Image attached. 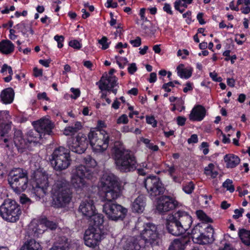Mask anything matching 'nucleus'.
Returning a JSON list of instances; mask_svg holds the SVG:
<instances>
[{
  "label": "nucleus",
  "instance_id": "1",
  "mask_svg": "<svg viewBox=\"0 0 250 250\" xmlns=\"http://www.w3.org/2000/svg\"><path fill=\"white\" fill-rule=\"evenodd\" d=\"M54 126L53 123L50 120H40L36 126V129L28 132L26 141L22 137L21 131L18 130L15 132L13 139L4 138L3 141L9 149L14 151L15 148L19 152L22 153L29 149L31 143H37L46 135H51Z\"/></svg>",
  "mask_w": 250,
  "mask_h": 250
},
{
  "label": "nucleus",
  "instance_id": "2",
  "mask_svg": "<svg viewBox=\"0 0 250 250\" xmlns=\"http://www.w3.org/2000/svg\"><path fill=\"white\" fill-rule=\"evenodd\" d=\"M107 135L108 137L107 146L110 142L114 143L112 157L116 169L124 173L136 170L138 166L136 157L132 151L126 149L123 143L119 141L121 136V133L116 129H112L109 133H107Z\"/></svg>",
  "mask_w": 250,
  "mask_h": 250
},
{
  "label": "nucleus",
  "instance_id": "3",
  "mask_svg": "<svg viewBox=\"0 0 250 250\" xmlns=\"http://www.w3.org/2000/svg\"><path fill=\"white\" fill-rule=\"evenodd\" d=\"M161 242V235L157 226L151 223L145 224L144 229L137 237H129L123 245V250H140L158 246Z\"/></svg>",
  "mask_w": 250,
  "mask_h": 250
},
{
  "label": "nucleus",
  "instance_id": "4",
  "mask_svg": "<svg viewBox=\"0 0 250 250\" xmlns=\"http://www.w3.org/2000/svg\"><path fill=\"white\" fill-rule=\"evenodd\" d=\"M51 192L53 204L58 208L64 207L69 204L72 198V192L69 184L63 178H59L55 182Z\"/></svg>",
  "mask_w": 250,
  "mask_h": 250
},
{
  "label": "nucleus",
  "instance_id": "5",
  "mask_svg": "<svg viewBox=\"0 0 250 250\" xmlns=\"http://www.w3.org/2000/svg\"><path fill=\"white\" fill-rule=\"evenodd\" d=\"M8 181L13 190L16 193L20 194L27 188L28 178L27 171L21 168L13 169L9 173Z\"/></svg>",
  "mask_w": 250,
  "mask_h": 250
},
{
  "label": "nucleus",
  "instance_id": "6",
  "mask_svg": "<svg viewBox=\"0 0 250 250\" xmlns=\"http://www.w3.org/2000/svg\"><path fill=\"white\" fill-rule=\"evenodd\" d=\"M21 213L20 205L16 201L10 199L4 200L0 206V216L7 222H16L19 220Z\"/></svg>",
  "mask_w": 250,
  "mask_h": 250
},
{
  "label": "nucleus",
  "instance_id": "7",
  "mask_svg": "<svg viewBox=\"0 0 250 250\" xmlns=\"http://www.w3.org/2000/svg\"><path fill=\"white\" fill-rule=\"evenodd\" d=\"M50 161L54 169L62 171L66 169L70 165L69 151L62 146L56 148L53 151Z\"/></svg>",
  "mask_w": 250,
  "mask_h": 250
},
{
  "label": "nucleus",
  "instance_id": "8",
  "mask_svg": "<svg viewBox=\"0 0 250 250\" xmlns=\"http://www.w3.org/2000/svg\"><path fill=\"white\" fill-rule=\"evenodd\" d=\"M88 143L96 151H103L107 148L108 136L104 130H91L88 135Z\"/></svg>",
  "mask_w": 250,
  "mask_h": 250
},
{
  "label": "nucleus",
  "instance_id": "9",
  "mask_svg": "<svg viewBox=\"0 0 250 250\" xmlns=\"http://www.w3.org/2000/svg\"><path fill=\"white\" fill-rule=\"evenodd\" d=\"M103 212L105 213L108 219L117 221L123 220L126 215L127 208L114 202H105L103 205Z\"/></svg>",
  "mask_w": 250,
  "mask_h": 250
},
{
  "label": "nucleus",
  "instance_id": "10",
  "mask_svg": "<svg viewBox=\"0 0 250 250\" xmlns=\"http://www.w3.org/2000/svg\"><path fill=\"white\" fill-rule=\"evenodd\" d=\"M144 185L150 198L154 199L164 194L165 188L160 178L156 176H149L144 180Z\"/></svg>",
  "mask_w": 250,
  "mask_h": 250
},
{
  "label": "nucleus",
  "instance_id": "11",
  "mask_svg": "<svg viewBox=\"0 0 250 250\" xmlns=\"http://www.w3.org/2000/svg\"><path fill=\"white\" fill-rule=\"evenodd\" d=\"M34 191L37 196L43 197L48 192L49 184L47 175L40 171L35 173Z\"/></svg>",
  "mask_w": 250,
  "mask_h": 250
},
{
  "label": "nucleus",
  "instance_id": "12",
  "mask_svg": "<svg viewBox=\"0 0 250 250\" xmlns=\"http://www.w3.org/2000/svg\"><path fill=\"white\" fill-rule=\"evenodd\" d=\"M105 184L107 186L108 189L105 193L106 202H113L121 195V187L118 185L117 180L114 177L108 176L106 179Z\"/></svg>",
  "mask_w": 250,
  "mask_h": 250
},
{
  "label": "nucleus",
  "instance_id": "13",
  "mask_svg": "<svg viewBox=\"0 0 250 250\" xmlns=\"http://www.w3.org/2000/svg\"><path fill=\"white\" fill-rule=\"evenodd\" d=\"M88 145V140L85 135L79 133L75 138H72L68 142L70 150L78 154L83 153Z\"/></svg>",
  "mask_w": 250,
  "mask_h": 250
},
{
  "label": "nucleus",
  "instance_id": "14",
  "mask_svg": "<svg viewBox=\"0 0 250 250\" xmlns=\"http://www.w3.org/2000/svg\"><path fill=\"white\" fill-rule=\"evenodd\" d=\"M102 237V235L99 228L89 227L84 233L83 238L84 244L89 247H94L99 245Z\"/></svg>",
  "mask_w": 250,
  "mask_h": 250
},
{
  "label": "nucleus",
  "instance_id": "15",
  "mask_svg": "<svg viewBox=\"0 0 250 250\" xmlns=\"http://www.w3.org/2000/svg\"><path fill=\"white\" fill-rule=\"evenodd\" d=\"M202 227L198 225L195 226L191 230V232H188V241L191 238L194 243L200 245H206L212 243V239L209 235L204 234L201 230Z\"/></svg>",
  "mask_w": 250,
  "mask_h": 250
},
{
  "label": "nucleus",
  "instance_id": "16",
  "mask_svg": "<svg viewBox=\"0 0 250 250\" xmlns=\"http://www.w3.org/2000/svg\"><path fill=\"white\" fill-rule=\"evenodd\" d=\"M166 221L167 228L169 233L175 236H178L185 232V229L181 223L176 219L175 216L168 215Z\"/></svg>",
  "mask_w": 250,
  "mask_h": 250
},
{
  "label": "nucleus",
  "instance_id": "17",
  "mask_svg": "<svg viewBox=\"0 0 250 250\" xmlns=\"http://www.w3.org/2000/svg\"><path fill=\"white\" fill-rule=\"evenodd\" d=\"M178 206V202L169 196H163L158 202L156 206L160 213H165L174 209Z\"/></svg>",
  "mask_w": 250,
  "mask_h": 250
},
{
  "label": "nucleus",
  "instance_id": "18",
  "mask_svg": "<svg viewBox=\"0 0 250 250\" xmlns=\"http://www.w3.org/2000/svg\"><path fill=\"white\" fill-rule=\"evenodd\" d=\"M79 211L87 219L91 217L96 211L93 201L90 199L83 201L79 206Z\"/></svg>",
  "mask_w": 250,
  "mask_h": 250
},
{
  "label": "nucleus",
  "instance_id": "19",
  "mask_svg": "<svg viewBox=\"0 0 250 250\" xmlns=\"http://www.w3.org/2000/svg\"><path fill=\"white\" fill-rule=\"evenodd\" d=\"M105 78L104 75L101 78L99 87L101 90H107L109 92L110 89L117 85V79L115 76H107V74Z\"/></svg>",
  "mask_w": 250,
  "mask_h": 250
},
{
  "label": "nucleus",
  "instance_id": "20",
  "mask_svg": "<svg viewBox=\"0 0 250 250\" xmlns=\"http://www.w3.org/2000/svg\"><path fill=\"white\" fill-rule=\"evenodd\" d=\"M206 109L203 106L196 105L191 110L189 117L191 121L200 122L206 116Z\"/></svg>",
  "mask_w": 250,
  "mask_h": 250
},
{
  "label": "nucleus",
  "instance_id": "21",
  "mask_svg": "<svg viewBox=\"0 0 250 250\" xmlns=\"http://www.w3.org/2000/svg\"><path fill=\"white\" fill-rule=\"evenodd\" d=\"M72 174L75 176L90 179L92 178L93 173L90 168L81 165L76 167L75 168L73 169Z\"/></svg>",
  "mask_w": 250,
  "mask_h": 250
},
{
  "label": "nucleus",
  "instance_id": "22",
  "mask_svg": "<svg viewBox=\"0 0 250 250\" xmlns=\"http://www.w3.org/2000/svg\"><path fill=\"white\" fill-rule=\"evenodd\" d=\"M146 206V197L144 195H140L132 203L131 208L134 212L142 213Z\"/></svg>",
  "mask_w": 250,
  "mask_h": 250
},
{
  "label": "nucleus",
  "instance_id": "23",
  "mask_svg": "<svg viewBox=\"0 0 250 250\" xmlns=\"http://www.w3.org/2000/svg\"><path fill=\"white\" fill-rule=\"evenodd\" d=\"M187 244V235L185 234L180 238L175 239L169 246L168 250H185Z\"/></svg>",
  "mask_w": 250,
  "mask_h": 250
},
{
  "label": "nucleus",
  "instance_id": "24",
  "mask_svg": "<svg viewBox=\"0 0 250 250\" xmlns=\"http://www.w3.org/2000/svg\"><path fill=\"white\" fill-rule=\"evenodd\" d=\"M85 178L75 176L71 174V184L77 191H82L86 186V182Z\"/></svg>",
  "mask_w": 250,
  "mask_h": 250
},
{
  "label": "nucleus",
  "instance_id": "25",
  "mask_svg": "<svg viewBox=\"0 0 250 250\" xmlns=\"http://www.w3.org/2000/svg\"><path fill=\"white\" fill-rule=\"evenodd\" d=\"M224 161L226 163L227 168H234L236 167L240 162L239 157L233 154H226L224 157Z\"/></svg>",
  "mask_w": 250,
  "mask_h": 250
},
{
  "label": "nucleus",
  "instance_id": "26",
  "mask_svg": "<svg viewBox=\"0 0 250 250\" xmlns=\"http://www.w3.org/2000/svg\"><path fill=\"white\" fill-rule=\"evenodd\" d=\"M15 46L9 40H2L0 42V52L4 54H10L14 50Z\"/></svg>",
  "mask_w": 250,
  "mask_h": 250
},
{
  "label": "nucleus",
  "instance_id": "27",
  "mask_svg": "<svg viewBox=\"0 0 250 250\" xmlns=\"http://www.w3.org/2000/svg\"><path fill=\"white\" fill-rule=\"evenodd\" d=\"M14 96V90L11 88H7L1 93L0 98L5 104H10L12 102Z\"/></svg>",
  "mask_w": 250,
  "mask_h": 250
},
{
  "label": "nucleus",
  "instance_id": "28",
  "mask_svg": "<svg viewBox=\"0 0 250 250\" xmlns=\"http://www.w3.org/2000/svg\"><path fill=\"white\" fill-rule=\"evenodd\" d=\"M20 250H42L41 245L34 239L25 242Z\"/></svg>",
  "mask_w": 250,
  "mask_h": 250
},
{
  "label": "nucleus",
  "instance_id": "29",
  "mask_svg": "<svg viewBox=\"0 0 250 250\" xmlns=\"http://www.w3.org/2000/svg\"><path fill=\"white\" fill-rule=\"evenodd\" d=\"M14 27L21 32L23 35H25L28 32H29L32 35L34 34V31L31 25H29L24 21H22L17 24Z\"/></svg>",
  "mask_w": 250,
  "mask_h": 250
},
{
  "label": "nucleus",
  "instance_id": "30",
  "mask_svg": "<svg viewBox=\"0 0 250 250\" xmlns=\"http://www.w3.org/2000/svg\"><path fill=\"white\" fill-rule=\"evenodd\" d=\"M90 219V225L99 227L104 223V216L101 214L94 213V214L88 218Z\"/></svg>",
  "mask_w": 250,
  "mask_h": 250
},
{
  "label": "nucleus",
  "instance_id": "31",
  "mask_svg": "<svg viewBox=\"0 0 250 250\" xmlns=\"http://www.w3.org/2000/svg\"><path fill=\"white\" fill-rule=\"evenodd\" d=\"M238 235L243 243L247 246H250V230L244 229L239 230Z\"/></svg>",
  "mask_w": 250,
  "mask_h": 250
},
{
  "label": "nucleus",
  "instance_id": "32",
  "mask_svg": "<svg viewBox=\"0 0 250 250\" xmlns=\"http://www.w3.org/2000/svg\"><path fill=\"white\" fill-rule=\"evenodd\" d=\"M0 72L3 75H7V73L9 74V75L5 78H4V80L5 82H9L12 79V76L13 75V71L12 69V67L7 64H4L1 68L0 70Z\"/></svg>",
  "mask_w": 250,
  "mask_h": 250
},
{
  "label": "nucleus",
  "instance_id": "33",
  "mask_svg": "<svg viewBox=\"0 0 250 250\" xmlns=\"http://www.w3.org/2000/svg\"><path fill=\"white\" fill-rule=\"evenodd\" d=\"M187 0H176L174 2L175 9L181 13L184 12L188 5Z\"/></svg>",
  "mask_w": 250,
  "mask_h": 250
},
{
  "label": "nucleus",
  "instance_id": "34",
  "mask_svg": "<svg viewBox=\"0 0 250 250\" xmlns=\"http://www.w3.org/2000/svg\"><path fill=\"white\" fill-rule=\"evenodd\" d=\"M11 126L9 123H4L2 119V114L0 112V135L4 136V134L8 132L10 129Z\"/></svg>",
  "mask_w": 250,
  "mask_h": 250
},
{
  "label": "nucleus",
  "instance_id": "35",
  "mask_svg": "<svg viewBox=\"0 0 250 250\" xmlns=\"http://www.w3.org/2000/svg\"><path fill=\"white\" fill-rule=\"evenodd\" d=\"M196 214L198 218L205 223H212V220L208 217L203 210H199L196 211Z\"/></svg>",
  "mask_w": 250,
  "mask_h": 250
},
{
  "label": "nucleus",
  "instance_id": "36",
  "mask_svg": "<svg viewBox=\"0 0 250 250\" xmlns=\"http://www.w3.org/2000/svg\"><path fill=\"white\" fill-rule=\"evenodd\" d=\"M177 73L182 78H188V69L183 64H179L177 67Z\"/></svg>",
  "mask_w": 250,
  "mask_h": 250
},
{
  "label": "nucleus",
  "instance_id": "37",
  "mask_svg": "<svg viewBox=\"0 0 250 250\" xmlns=\"http://www.w3.org/2000/svg\"><path fill=\"white\" fill-rule=\"evenodd\" d=\"M232 183L231 180L228 179L223 183V187L230 192H233L234 191V187Z\"/></svg>",
  "mask_w": 250,
  "mask_h": 250
},
{
  "label": "nucleus",
  "instance_id": "38",
  "mask_svg": "<svg viewBox=\"0 0 250 250\" xmlns=\"http://www.w3.org/2000/svg\"><path fill=\"white\" fill-rule=\"evenodd\" d=\"M116 62L118 64L120 68H123L128 62L126 58L121 57L119 56H116Z\"/></svg>",
  "mask_w": 250,
  "mask_h": 250
},
{
  "label": "nucleus",
  "instance_id": "39",
  "mask_svg": "<svg viewBox=\"0 0 250 250\" xmlns=\"http://www.w3.org/2000/svg\"><path fill=\"white\" fill-rule=\"evenodd\" d=\"M41 227H43L42 224L37 225V227H34L32 228V231L34 232L33 234L34 237H38L39 234H42L44 232V229H42Z\"/></svg>",
  "mask_w": 250,
  "mask_h": 250
},
{
  "label": "nucleus",
  "instance_id": "40",
  "mask_svg": "<svg viewBox=\"0 0 250 250\" xmlns=\"http://www.w3.org/2000/svg\"><path fill=\"white\" fill-rule=\"evenodd\" d=\"M84 161L87 167H94L97 165L96 161L90 156H87L85 157Z\"/></svg>",
  "mask_w": 250,
  "mask_h": 250
},
{
  "label": "nucleus",
  "instance_id": "41",
  "mask_svg": "<svg viewBox=\"0 0 250 250\" xmlns=\"http://www.w3.org/2000/svg\"><path fill=\"white\" fill-rule=\"evenodd\" d=\"M107 38L104 36L101 39L98 41V42L102 45V49L105 50L109 47V43L107 42Z\"/></svg>",
  "mask_w": 250,
  "mask_h": 250
},
{
  "label": "nucleus",
  "instance_id": "42",
  "mask_svg": "<svg viewBox=\"0 0 250 250\" xmlns=\"http://www.w3.org/2000/svg\"><path fill=\"white\" fill-rule=\"evenodd\" d=\"M77 132V130L73 127V126H68L66 127L64 130L63 133L66 136L72 135Z\"/></svg>",
  "mask_w": 250,
  "mask_h": 250
},
{
  "label": "nucleus",
  "instance_id": "43",
  "mask_svg": "<svg viewBox=\"0 0 250 250\" xmlns=\"http://www.w3.org/2000/svg\"><path fill=\"white\" fill-rule=\"evenodd\" d=\"M54 40L58 43V47L61 48L63 47V42L64 40V37L62 35H56L54 38Z\"/></svg>",
  "mask_w": 250,
  "mask_h": 250
},
{
  "label": "nucleus",
  "instance_id": "44",
  "mask_svg": "<svg viewBox=\"0 0 250 250\" xmlns=\"http://www.w3.org/2000/svg\"><path fill=\"white\" fill-rule=\"evenodd\" d=\"M42 223L45 224L46 227L49 228L51 229H54L57 227V225L53 221L44 220H42Z\"/></svg>",
  "mask_w": 250,
  "mask_h": 250
},
{
  "label": "nucleus",
  "instance_id": "45",
  "mask_svg": "<svg viewBox=\"0 0 250 250\" xmlns=\"http://www.w3.org/2000/svg\"><path fill=\"white\" fill-rule=\"evenodd\" d=\"M69 45L76 49H80L82 47V44L76 40L70 41Z\"/></svg>",
  "mask_w": 250,
  "mask_h": 250
},
{
  "label": "nucleus",
  "instance_id": "46",
  "mask_svg": "<svg viewBox=\"0 0 250 250\" xmlns=\"http://www.w3.org/2000/svg\"><path fill=\"white\" fill-rule=\"evenodd\" d=\"M68 248V245L67 243L64 244H59L58 245L55 246L53 249L50 250H66Z\"/></svg>",
  "mask_w": 250,
  "mask_h": 250
},
{
  "label": "nucleus",
  "instance_id": "47",
  "mask_svg": "<svg viewBox=\"0 0 250 250\" xmlns=\"http://www.w3.org/2000/svg\"><path fill=\"white\" fill-rule=\"evenodd\" d=\"M214 166L213 164L210 163L204 169V172L207 175H210L212 173V170L214 168Z\"/></svg>",
  "mask_w": 250,
  "mask_h": 250
},
{
  "label": "nucleus",
  "instance_id": "48",
  "mask_svg": "<svg viewBox=\"0 0 250 250\" xmlns=\"http://www.w3.org/2000/svg\"><path fill=\"white\" fill-rule=\"evenodd\" d=\"M244 211V209L243 208H240V209H236L234 210V213L232 216L233 218L234 219H238L239 217L242 216V214Z\"/></svg>",
  "mask_w": 250,
  "mask_h": 250
},
{
  "label": "nucleus",
  "instance_id": "49",
  "mask_svg": "<svg viewBox=\"0 0 250 250\" xmlns=\"http://www.w3.org/2000/svg\"><path fill=\"white\" fill-rule=\"evenodd\" d=\"M129 42L133 45V46L137 47L141 45V39L140 37H137L135 40H130Z\"/></svg>",
  "mask_w": 250,
  "mask_h": 250
},
{
  "label": "nucleus",
  "instance_id": "50",
  "mask_svg": "<svg viewBox=\"0 0 250 250\" xmlns=\"http://www.w3.org/2000/svg\"><path fill=\"white\" fill-rule=\"evenodd\" d=\"M146 123L148 124L151 125L153 127L157 126V122L153 117H146Z\"/></svg>",
  "mask_w": 250,
  "mask_h": 250
},
{
  "label": "nucleus",
  "instance_id": "51",
  "mask_svg": "<svg viewBox=\"0 0 250 250\" xmlns=\"http://www.w3.org/2000/svg\"><path fill=\"white\" fill-rule=\"evenodd\" d=\"M137 70V68L135 63L130 64L128 67V71L130 74H133Z\"/></svg>",
  "mask_w": 250,
  "mask_h": 250
},
{
  "label": "nucleus",
  "instance_id": "52",
  "mask_svg": "<svg viewBox=\"0 0 250 250\" xmlns=\"http://www.w3.org/2000/svg\"><path fill=\"white\" fill-rule=\"evenodd\" d=\"M71 91L73 94V95L71 96L72 98L76 99L80 96V90L79 89H75L74 88H71L70 89Z\"/></svg>",
  "mask_w": 250,
  "mask_h": 250
},
{
  "label": "nucleus",
  "instance_id": "53",
  "mask_svg": "<svg viewBox=\"0 0 250 250\" xmlns=\"http://www.w3.org/2000/svg\"><path fill=\"white\" fill-rule=\"evenodd\" d=\"M128 118L126 115L123 114L121 117L119 118V119L117 120V123L118 124L120 123H123V124H126L128 122Z\"/></svg>",
  "mask_w": 250,
  "mask_h": 250
},
{
  "label": "nucleus",
  "instance_id": "54",
  "mask_svg": "<svg viewBox=\"0 0 250 250\" xmlns=\"http://www.w3.org/2000/svg\"><path fill=\"white\" fill-rule=\"evenodd\" d=\"M20 202L22 204H30L31 203V200L24 194H22L20 197Z\"/></svg>",
  "mask_w": 250,
  "mask_h": 250
},
{
  "label": "nucleus",
  "instance_id": "55",
  "mask_svg": "<svg viewBox=\"0 0 250 250\" xmlns=\"http://www.w3.org/2000/svg\"><path fill=\"white\" fill-rule=\"evenodd\" d=\"M206 229L207 232L209 233L208 235L210 236V237L212 238L213 242L214 241V238H213L214 229L210 225H209L206 228Z\"/></svg>",
  "mask_w": 250,
  "mask_h": 250
},
{
  "label": "nucleus",
  "instance_id": "56",
  "mask_svg": "<svg viewBox=\"0 0 250 250\" xmlns=\"http://www.w3.org/2000/svg\"><path fill=\"white\" fill-rule=\"evenodd\" d=\"M163 10L164 11L166 12L167 13L172 15L173 12L171 9V6L169 4L166 3L163 7Z\"/></svg>",
  "mask_w": 250,
  "mask_h": 250
},
{
  "label": "nucleus",
  "instance_id": "57",
  "mask_svg": "<svg viewBox=\"0 0 250 250\" xmlns=\"http://www.w3.org/2000/svg\"><path fill=\"white\" fill-rule=\"evenodd\" d=\"M198 141V136L196 134H193L188 139V144L197 143Z\"/></svg>",
  "mask_w": 250,
  "mask_h": 250
},
{
  "label": "nucleus",
  "instance_id": "58",
  "mask_svg": "<svg viewBox=\"0 0 250 250\" xmlns=\"http://www.w3.org/2000/svg\"><path fill=\"white\" fill-rule=\"evenodd\" d=\"M186 121V118L181 116H179L177 118V124L179 125H185Z\"/></svg>",
  "mask_w": 250,
  "mask_h": 250
},
{
  "label": "nucleus",
  "instance_id": "59",
  "mask_svg": "<svg viewBox=\"0 0 250 250\" xmlns=\"http://www.w3.org/2000/svg\"><path fill=\"white\" fill-rule=\"evenodd\" d=\"M186 214H187V213L185 211L179 210L174 214H170L169 215L175 216L176 219L178 220V218L184 216Z\"/></svg>",
  "mask_w": 250,
  "mask_h": 250
},
{
  "label": "nucleus",
  "instance_id": "60",
  "mask_svg": "<svg viewBox=\"0 0 250 250\" xmlns=\"http://www.w3.org/2000/svg\"><path fill=\"white\" fill-rule=\"evenodd\" d=\"M34 75L35 77L42 76V70L35 67L33 69Z\"/></svg>",
  "mask_w": 250,
  "mask_h": 250
},
{
  "label": "nucleus",
  "instance_id": "61",
  "mask_svg": "<svg viewBox=\"0 0 250 250\" xmlns=\"http://www.w3.org/2000/svg\"><path fill=\"white\" fill-rule=\"evenodd\" d=\"M50 62V60H40L39 61L40 64L46 67H49Z\"/></svg>",
  "mask_w": 250,
  "mask_h": 250
},
{
  "label": "nucleus",
  "instance_id": "62",
  "mask_svg": "<svg viewBox=\"0 0 250 250\" xmlns=\"http://www.w3.org/2000/svg\"><path fill=\"white\" fill-rule=\"evenodd\" d=\"M9 38L12 40H15L17 38V35H15L16 31L13 29H10Z\"/></svg>",
  "mask_w": 250,
  "mask_h": 250
},
{
  "label": "nucleus",
  "instance_id": "63",
  "mask_svg": "<svg viewBox=\"0 0 250 250\" xmlns=\"http://www.w3.org/2000/svg\"><path fill=\"white\" fill-rule=\"evenodd\" d=\"M156 74L154 72H153L150 74V77L149 78L148 81L150 83H154L156 81Z\"/></svg>",
  "mask_w": 250,
  "mask_h": 250
},
{
  "label": "nucleus",
  "instance_id": "64",
  "mask_svg": "<svg viewBox=\"0 0 250 250\" xmlns=\"http://www.w3.org/2000/svg\"><path fill=\"white\" fill-rule=\"evenodd\" d=\"M83 65L90 70H92V67L93 66L92 63L89 61H83Z\"/></svg>",
  "mask_w": 250,
  "mask_h": 250
}]
</instances>
